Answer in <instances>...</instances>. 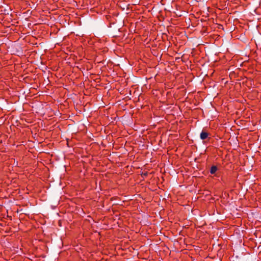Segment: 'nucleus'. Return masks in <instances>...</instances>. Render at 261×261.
Instances as JSON below:
<instances>
[{"mask_svg":"<svg viewBox=\"0 0 261 261\" xmlns=\"http://www.w3.org/2000/svg\"><path fill=\"white\" fill-rule=\"evenodd\" d=\"M208 134L204 131H202L200 133V137L201 140H204L208 137Z\"/></svg>","mask_w":261,"mask_h":261,"instance_id":"1","label":"nucleus"},{"mask_svg":"<svg viewBox=\"0 0 261 261\" xmlns=\"http://www.w3.org/2000/svg\"><path fill=\"white\" fill-rule=\"evenodd\" d=\"M217 170V167L216 166H213L210 170V172L211 174H214Z\"/></svg>","mask_w":261,"mask_h":261,"instance_id":"2","label":"nucleus"},{"mask_svg":"<svg viewBox=\"0 0 261 261\" xmlns=\"http://www.w3.org/2000/svg\"><path fill=\"white\" fill-rule=\"evenodd\" d=\"M147 175V173H144V175H145V176H146V175Z\"/></svg>","mask_w":261,"mask_h":261,"instance_id":"3","label":"nucleus"}]
</instances>
